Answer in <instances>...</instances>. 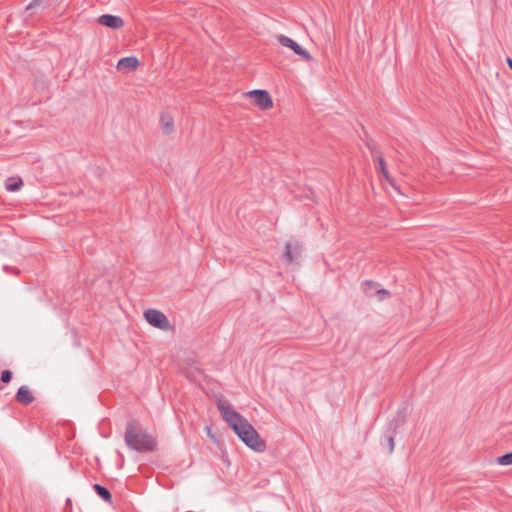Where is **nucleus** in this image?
<instances>
[{
	"label": "nucleus",
	"instance_id": "obj_2",
	"mask_svg": "<svg viewBox=\"0 0 512 512\" xmlns=\"http://www.w3.org/2000/svg\"><path fill=\"white\" fill-rule=\"evenodd\" d=\"M124 439L129 448L138 452L150 451L155 446L153 438L135 420L128 422Z\"/></svg>",
	"mask_w": 512,
	"mask_h": 512
},
{
	"label": "nucleus",
	"instance_id": "obj_6",
	"mask_svg": "<svg viewBox=\"0 0 512 512\" xmlns=\"http://www.w3.org/2000/svg\"><path fill=\"white\" fill-rule=\"evenodd\" d=\"M98 23L114 30L121 29L124 26V21L121 17L111 14L101 15L98 18Z\"/></svg>",
	"mask_w": 512,
	"mask_h": 512
},
{
	"label": "nucleus",
	"instance_id": "obj_7",
	"mask_svg": "<svg viewBox=\"0 0 512 512\" xmlns=\"http://www.w3.org/2000/svg\"><path fill=\"white\" fill-rule=\"evenodd\" d=\"M139 66V60L134 56L121 58L117 63V69L121 72L127 73L135 70Z\"/></svg>",
	"mask_w": 512,
	"mask_h": 512
},
{
	"label": "nucleus",
	"instance_id": "obj_17",
	"mask_svg": "<svg viewBox=\"0 0 512 512\" xmlns=\"http://www.w3.org/2000/svg\"><path fill=\"white\" fill-rule=\"evenodd\" d=\"M379 169L381 171V173L386 176L387 175V170H386V166H385V162H384V159L379 157Z\"/></svg>",
	"mask_w": 512,
	"mask_h": 512
},
{
	"label": "nucleus",
	"instance_id": "obj_9",
	"mask_svg": "<svg viewBox=\"0 0 512 512\" xmlns=\"http://www.w3.org/2000/svg\"><path fill=\"white\" fill-rule=\"evenodd\" d=\"M300 255V251L298 246H293L292 244L288 243L285 246V252H284V258L287 262L292 263L298 259V256Z\"/></svg>",
	"mask_w": 512,
	"mask_h": 512
},
{
	"label": "nucleus",
	"instance_id": "obj_11",
	"mask_svg": "<svg viewBox=\"0 0 512 512\" xmlns=\"http://www.w3.org/2000/svg\"><path fill=\"white\" fill-rule=\"evenodd\" d=\"M23 182L21 179L16 178H8L5 184V188L7 191L14 192L21 188Z\"/></svg>",
	"mask_w": 512,
	"mask_h": 512
},
{
	"label": "nucleus",
	"instance_id": "obj_12",
	"mask_svg": "<svg viewBox=\"0 0 512 512\" xmlns=\"http://www.w3.org/2000/svg\"><path fill=\"white\" fill-rule=\"evenodd\" d=\"M93 488L97 495L100 496L102 499H104L107 502L111 501V493L106 487L100 484H95Z\"/></svg>",
	"mask_w": 512,
	"mask_h": 512
},
{
	"label": "nucleus",
	"instance_id": "obj_13",
	"mask_svg": "<svg viewBox=\"0 0 512 512\" xmlns=\"http://www.w3.org/2000/svg\"><path fill=\"white\" fill-rule=\"evenodd\" d=\"M497 463L502 466L512 465V452L506 453L498 457Z\"/></svg>",
	"mask_w": 512,
	"mask_h": 512
},
{
	"label": "nucleus",
	"instance_id": "obj_14",
	"mask_svg": "<svg viewBox=\"0 0 512 512\" xmlns=\"http://www.w3.org/2000/svg\"><path fill=\"white\" fill-rule=\"evenodd\" d=\"M362 286H363L364 291L369 295H372L373 290L376 289V284L372 281H364L362 283Z\"/></svg>",
	"mask_w": 512,
	"mask_h": 512
},
{
	"label": "nucleus",
	"instance_id": "obj_1",
	"mask_svg": "<svg viewBox=\"0 0 512 512\" xmlns=\"http://www.w3.org/2000/svg\"><path fill=\"white\" fill-rule=\"evenodd\" d=\"M217 408L223 420L235 432V434L255 452H263L266 449L265 442L261 439L255 428L239 414L225 399H218Z\"/></svg>",
	"mask_w": 512,
	"mask_h": 512
},
{
	"label": "nucleus",
	"instance_id": "obj_5",
	"mask_svg": "<svg viewBox=\"0 0 512 512\" xmlns=\"http://www.w3.org/2000/svg\"><path fill=\"white\" fill-rule=\"evenodd\" d=\"M251 98L254 99V102L263 109H270L273 107V101L271 96L266 90H252L249 92Z\"/></svg>",
	"mask_w": 512,
	"mask_h": 512
},
{
	"label": "nucleus",
	"instance_id": "obj_4",
	"mask_svg": "<svg viewBox=\"0 0 512 512\" xmlns=\"http://www.w3.org/2000/svg\"><path fill=\"white\" fill-rule=\"evenodd\" d=\"M146 321L156 328H164L167 325L166 316L159 310L148 309L144 313Z\"/></svg>",
	"mask_w": 512,
	"mask_h": 512
},
{
	"label": "nucleus",
	"instance_id": "obj_20",
	"mask_svg": "<svg viewBox=\"0 0 512 512\" xmlns=\"http://www.w3.org/2000/svg\"><path fill=\"white\" fill-rule=\"evenodd\" d=\"M506 61H507L508 66H509V67L511 68V70H512V59H511L510 57H508Z\"/></svg>",
	"mask_w": 512,
	"mask_h": 512
},
{
	"label": "nucleus",
	"instance_id": "obj_21",
	"mask_svg": "<svg viewBox=\"0 0 512 512\" xmlns=\"http://www.w3.org/2000/svg\"><path fill=\"white\" fill-rule=\"evenodd\" d=\"M8 269H9L8 266H4L5 271H8Z\"/></svg>",
	"mask_w": 512,
	"mask_h": 512
},
{
	"label": "nucleus",
	"instance_id": "obj_10",
	"mask_svg": "<svg viewBox=\"0 0 512 512\" xmlns=\"http://www.w3.org/2000/svg\"><path fill=\"white\" fill-rule=\"evenodd\" d=\"M161 125L165 133L169 134L173 131L174 121L168 114L161 116Z\"/></svg>",
	"mask_w": 512,
	"mask_h": 512
},
{
	"label": "nucleus",
	"instance_id": "obj_8",
	"mask_svg": "<svg viewBox=\"0 0 512 512\" xmlns=\"http://www.w3.org/2000/svg\"><path fill=\"white\" fill-rule=\"evenodd\" d=\"M15 398H16V400L19 403H21L23 405L30 404L33 401V399H34L32 393L30 392V390L26 386H21L19 388V390L16 393Z\"/></svg>",
	"mask_w": 512,
	"mask_h": 512
},
{
	"label": "nucleus",
	"instance_id": "obj_15",
	"mask_svg": "<svg viewBox=\"0 0 512 512\" xmlns=\"http://www.w3.org/2000/svg\"><path fill=\"white\" fill-rule=\"evenodd\" d=\"M11 378H12L11 371H9V370L2 371V373H1V381L2 382L8 383V382H10Z\"/></svg>",
	"mask_w": 512,
	"mask_h": 512
},
{
	"label": "nucleus",
	"instance_id": "obj_19",
	"mask_svg": "<svg viewBox=\"0 0 512 512\" xmlns=\"http://www.w3.org/2000/svg\"><path fill=\"white\" fill-rule=\"evenodd\" d=\"M375 292H376L377 294H383V295L387 294V291H386V290H384V289H376V290H375Z\"/></svg>",
	"mask_w": 512,
	"mask_h": 512
},
{
	"label": "nucleus",
	"instance_id": "obj_18",
	"mask_svg": "<svg viewBox=\"0 0 512 512\" xmlns=\"http://www.w3.org/2000/svg\"><path fill=\"white\" fill-rule=\"evenodd\" d=\"M43 2V0H33L31 3H29L26 7V10H30L34 7H37L38 5H40L41 3Z\"/></svg>",
	"mask_w": 512,
	"mask_h": 512
},
{
	"label": "nucleus",
	"instance_id": "obj_16",
	"mask_svg": "<svg viewBox=\"0 0 512 512\" xmlns=\"http://www.w3.org/2000/svg\"><path fill=\"white\" fill-rule=\"evenodd\" d=\"M385 440L388 444L389 453H392L394 450V437L392 435H388L385 437Z\"/></svg>",
	"mask_w": 512,
	"mask_h": 512
},
{
	"label": "nucleus",
	"instance_id": "obj_3",
	"mask_svg": "<svg viewBox=\"0 0 512 512\" xmlns=\"http://www.w3.org/2000/svg\"><path fill=\"white\" fill-rule=\"evenodd\" d=\"M278 42L285 47L292 49L297 55L303 57L305 60L309 61L312 59L310 53L302 48L297 42L285 35L278 36Z\"/></svg>",
	"mask_w": 512,
	"mask_h": 512
}]
</instances>
